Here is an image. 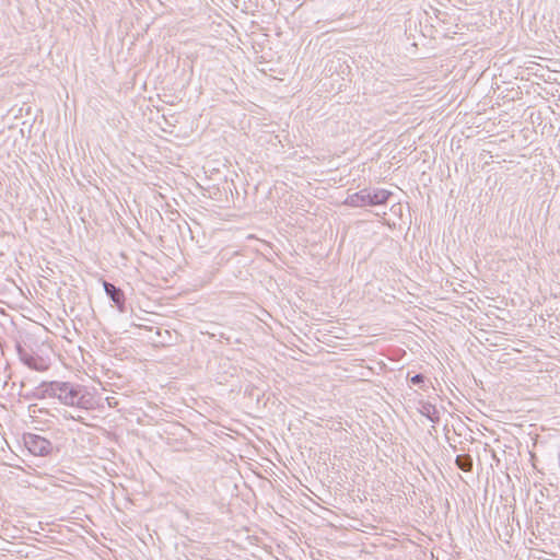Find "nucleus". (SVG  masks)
<instances>
[{
	"label": "nucleus",
	"instance_id": "a211bd4d",
	"mask_svg": "<svg viewBox=\"0 0 560 560\" xmlns=\"http://www.w3.org/2000/svg\"><path fill=\"white\" fill-rule=\"evenodd\" d=\"M38 411H39L40 413L47 412V411H46V410H44V409H39Z\"/></svg>",
	"mask_w": 560,
	"mask_h": 560
},
{
	"label": "nucleus",
	"instance_id": "6e6552de",
	"mask_svg": "<svg viewBox=\"0 0 560 560\" xmlns=\"http://www.w3.org/2000/svg\"><path fill=\"white\" fill-rule=\"evenodd\" d=\"M390 196L392 192L386 189H370V198L368 199L369 206L386 205Z\"/></svg>",
	"mask_w": 560,
	"mask_h": 560
},
{
	"label": "nucleus",
	"instance_id": "4468645a",
	"mask_svg": "<svg viewBox=\"0 0 560 560\" xmlns=\"http://www.w3.org/2000/svg\"><path fill=\"white\" fill-rule=\"evenodd\" d=\"M75 180H77V184H78L81 188H84V187H85V184H84L82 180H80V178H79V177H75Z\"/></svg>",
	"mask_w": 560,
	"mask_h": 560
},
{
	"label": "nucleus",
	"instance_id": "423d86ee",
	"mask_svg": "<svg viewBox=\"0 0 560 560\" xmlns=\"http://www.w3.org/2000/svg\"><path fill=\"white\" fill-rule=\"evenodd\" d=\"M103 287H104L106 295L110 299V301H113V303L115 304L117 310L120 313H125L126 312V296H125L124 291L119 287H116L115 284H113L106 280H103Z\"/></svg>",
	"mask_w": 560,
	"mask_h": 560
},
{
	"label": "nucleus",
	"instance_id": "0eeeda50",
	"mask_svg": "<svg viewBox=\"0 0 560 560\" xmlns=\"http://www.w3.org/2000/svg\"><path fill=\"white\" fill-rule=\"evenodd\" d=\"M370 198V188H364L358 192L349 195L345 203L350 207H366L369 206L368 199Z\"/></svg>",
	"mask_w": 560,
	"mask_h": 560
},
{
	"label": "nucleus",
	"instance_id": "1a4fd4ad",
	"mask_svg": "<svg viewBox=\"0 0 560 560\" xmlns=\"http://www.w3.org/2000/svg\"><path fill=\"white\" fill-rule=\"evenodd\" d=\"M419 411L433 423H438L440 421L439 411L435 405L431 404L430 401H420Z\"/></svg>",
	"mask_w": 560,
	"mask_h": 560
},
{
	"label": "nucleus",
	"instance_id": "f8f14e48",
	"mask_svg": "<svg viewBox=\"0 0 560 560\" xmlns=\"http://www.w3.org/2000/svg\"><path fill=\"white\" fill-rule=\"evenodd\" d=\"M65 417H66L67 419H73V420H77V421H82V418H81L80 416L75 417V416H73V415H68V416H67V415H65Z\"/></svg>",
	"mask_w": 560,
	"mask_h": 560
},
{
	"label": "nucleus",
	"instance_id": "f3484780",
	"mask_svg": "<svg viewBox=\"0 0 560 560\" xmlns=\"http://www.w3.org/2000/svg\"><path fill=\"white\" fill-rule=\"evenodd\" d=\"M154 186H158L160 188H162V186H160L158 183H152Z\"/></svg>",
	"mask_w": 560,
	"mask_h": 560
},
{
	"label": "nucleus",
	"instance_id": "9d476101",
	"mask_svg": "<svg viewBox=\"0 0 560 560\" xmlns=\"http://www.w3.org/2000/svg\"><path fill=\"white\" fill-rule=\"evenodd\" d=\"M456 466L463 471H470L472 469V457L469 454H459L455 459Z\"/></svg>",
	"mask_w": 560,
	"mask_h": 560
},
{
	"label": "nucleus",
	"instance_id": "ddd939ff",
	"mask_svg": "<svg viewBox=\"0 0 560 560\" xmlns=\"http://www.w3.org/2000/svg\"><path fill=\"white\" fill-rule=\"evenodd\" d=\"M83 178L86 179L88 184L93 185L96 189H98L95 178H94V183L92 180H90L89 177H83Z\"/></svg>",
	"mask_w": 560,
	"mask_h": 560
},
{
	"label": "nucleus",
	"instance_id": "9b49d317",
	"mask_svg": "<svg viewBox=\"0 0 560 560\" xmlns=\"http://www.w3.org/2000/svg\"><path fill=\"white\" fill-rule=\"evenodd\" d=\"M408 380L412 385L419 386L420 388H424L428 383L427 376L422 373L415 374L411 377L408 376Z\"/></svg>",
	"mask_w": 560,
	"mask_h": 560
},
{
	"label": "nucleus",
	"instance_id": "dca6fc26",
	"mask_svg": "<svg viewBox=\"0 0 560 560\" xmlns=\"http://www.w3.org/2000/svg\"><path fill=\"white\" fill-rule=\"evenodd\" d=\"M155 334H156L158 336H160V337H161L162 329H161V328H159V327H156V328H155Z\"/></svg>",
	"mask_w": 560,
	"mask_h": 560
},
{
	"label": "nucleus",
	"instance_id": "f03ea898",
	"mask_svg": "<svg viewBox=\"0 0 560 560\" xmlns=\"http://www.w3.org/2000/svg\"><path fill=\"white\" fill-rule=\"evenodd\" d=\"M187 178L203 197L214 200H221L228 190L233 194L232 188L237 190L234 179L229 180L228 177H200V182L196 177ZM236 194L238 195V191Z\"/></svg>",
	"mask_w": 560,
	"mask_h": 560
},
{
	"label": "nucleus",
	"instance_id": "2eb2a0df",
	"mask_svg": "<svg viewBox=\"0 0 560 560\" xmlns=\"http://www.w3.org/2000/svg\"><path fill=\"white\" fill-rule=\"evenodd\" d=\"M331 179L334 180V184H338L342 182L343 177L339 176L338 179L336 177H332Z\"/></svg>",
	"mask_w": 560,
	"mask_h": 560
},
{
	"label": "nucleus",
	"instance_id": "39448f33",
	"mask_svg": "<svg viewBox=\"0 0 560 560\" xmlns=\"http://www.w3.org/2000/svg\"><path fill=\"white\" fill-rule=\"evenodd\" d=\"M238 179H245L247 183V186L253 185V188L255 192H259L260 189L265 190V195L267 198H275L276 196H279L280 194L284 195V187L287 184L284 182L277 180L273 186L271 187L269 183H262L261 180H256L257 177H249L250 182L247 180L246 177H237Z\"/></svg>",
	"mask_w": 560,
	"mask_h": 560
},
{
	"label": "nucleus",
	"instance_id": "7ed1b4c3",
	"mask_svg": "<svg viewBox=\"0 0 560 560\" xmlns=\"http://www.w3.org/2000/svg\"><path fill=\"white\" fill-rule=\"evenodd\" d=\"M22 439L26 450L35 456L46 457L60 451L58 446H55L48 439L39 434L26 432Z\"/></svg>",
	"mask_w": 560,
	"mask_h": 560
},
{
	"label": "nucleus",
	"instance_id": "20e7f679",
	"mask_svg": "<svg viewBox=\"0 0 560 560\" xmlns=\"http://www.w3.org/2000/svg\"><path fill=\"white\" fill-rule=\"evenodd\" d=\"M15 349L21 362L27 368L35 371H44L46 363L42 357L36 354L33 350L23 347L19 341L15 343Z\"/></svg>",
	"mask_w": 560,
	"mask_h": 560
},
{
	"label": "nucleus",
	"instance_id": "f257e3e1",
	"mask_svg": "<svg viewBox=\"0 0 560 560\" xmlns=\"http://www.w3.org/2000/svg\"><path fill=\"white\" fill-rule=\"evenodd\" d=\"M32 396L36 399L56 398L62 405L83 410H91L95 407L94 396L88 387L71 382H42L35 387Z\"/></svg>",
	"mask_w": 560,
	"mask_h": 560
}]
</instances>
